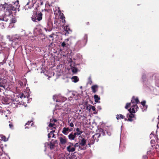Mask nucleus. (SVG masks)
Returning <instances> with one entry per match:
<instances>
[{
  "label": "nucleus",
  "instance_id": "obj_8",
  "mask_svg": "<svg viewBox=\"0 0 159 159\" xmlns=\"http://www.w3.org/2000/svg\"><path fill=\"white\" fill-rule=\"evenodd\" d=\"M70 145L66 148V150L69 152H73L75 150V148L72 147L71 148L72 146H74V145L73 143L70 142L69 143Z\"/></svg>",
  "mask_w": 159,
  "mask_h": 159
},
{
  "label": "nucleus",
  "instance_id": "obj_29",
  "mask_svg": "<svg viewBox=\"0 0 159 159\" xmlns=\"http://www.w3.org/2000/svg\"><path fill=\"white\" fill-rule=\"evenodd\" d=\"M16 22V19L14 17L11 19L10 20V24H12L13 23H14Z\"/></svg>",
  "mask_w": 159,
  "mask_h": 159
},
{
  "label": "nucleus",
  "instance_id": "obj_35",
  "mask_svg": "<svg viewBox=\"0 0 159 159\" xmlns=\"http://www.w3.org/2000/svg\"><path fill=\"white\" fill-rule=\"evenodd\" d=\"M76 130L77 131V133H80V135H81L83 132V131L82 130H80V129L79 128H76Z\"/></svg>",
  "mask_w": 159,
  "mask_h": 159
},
{
  "label": "nucleus",
  "instance_id": "obj_44",
  "mask_svg": "<svg viewBox=\"0 0 159 159\" xmlns=\"http://www.w3.org/2000/svg\"><path fill=\"white\" fill-rule=\"evenodd\" d=\"M80 145L79 143H76L74 145V147L75 148L76 147H80Z\"/></svg>",
  "mask_w": 159,
  "mask_h": 159
},
{
  "label": "nucleus",
  "instance_id": "obj_64",
  "mask_svg": "<svg viewBox=\"0 0 159 159\" xmlns=\"http://www.w3.org/2000/svg\"><path fill=\"white\" fill-rule=\"evenodd\" d=\"M4 139V141H7V140H6V139Z\"/></svg>",
  "mask_w": 159,
  "mask_h": 159
},
{
  "label": "nucleus",
  "instance_id": "obj_19",
  "mask_svg": "<svg viewBox=\"0 0 159 159\" xmlns=\"http://www.w3.org/2000/svg\"><path fill=\"white\" fill-rule=\"evenodd\" d=\"M66 100V98L61 97L59 98L58 99H57L56 101V102H64Z\"/></svg>",
  "mask_w": 159,
  "mask_h": 159
},
{
  "label": "nucleus",
  "instance_id": "obj_26",
  "mask_svg": "<svg viewBox=\"0 0 159 159\" xmlns=\"http://www.w3.org/2000/svg\"><path fill=\"white\" fill-rule=\"evenodd\" d=\"M71 79L72 81L75 83H76L79 81V78L77 76H73Z\"/></svg>",
  "mask_w": 159,
  "mask_h": 159
},
{
  "label": "nucleus",
  "instance_id": "obj_57",
  "mask_svg": "<svg viewBox=\"0 0 159 159\" xmlns=\"http://www.w3.org/2000/svg\"><path fill=\"white\" fill-rule=\"evenodd\" d=\"M158 120H159V122H158V123L157 126H158V125L159 124V116H158Z\"/></svg>",
  "mask_w": 159,
  "mask_h": 159
},
{
  "label": "nucleus",
  "instance_id": "obj_24",
  "mask_svg": "<svg viewBox=\"0 0 159 159\" xmlns=\"http://www.w3.org/2000/svg\"><path fill=\"white\" fill-rule=\"evenodd\" d=\"M116 118L117 120H119L121 119H123L124 118V116L122 114H117L116 116Z\"/></svg>",
  "mask_w": 159,
  "mask_h": 159
},
{
  "label": "nucleus",
  "instance_id": "obj_51",
  "mask_svg": "<svg viewBox=\"0 0 159 159\" xmlns=\"http://www.w3.org/2000/svg\"><path fill=\"white\" fill-rule=\"evenodd\" d=\"M55 132V130H52V131H50V134H52L53 133H54Z\"/></svg>",
  "mask_w": 159,
  "mask_h": 159
},
{
  "label": "nucleus",
  "instance_id": "obj_27",
  "mask_svg": "<svg viewBox=\"0 0 159 159\" xmlns=\"http://www.w3.org/2000/svg\"><path fill=\"white\" fill-rule=\"evenodd\" d=\"M6 23L2 21H0V28L3 29L5 27Z\"/></svg>",
  "mask_w": 159,
  "mask_h": 159
},
{
  "label": "nucleus",
  "instance_id": "obj_52",
  "mask_svg": "<svg viewBox=\"0 0 159 159\" xmlns=\"http://www.w3.org/2000/svg\"><path fill=\"white\" fill-rule=\"evenodd\" d=\"M56 97H55L54 96H53V99L54 100V101H56V100H55V99H56Z\"/></svg>",
  "mask_w": 159,
  "mask_h": 159
},
{
  "label": "nucleus",
  "instance_id": "obj_61",
  "mask_svg": "<svg viewBox=\"0 0 159 159\" xmlns=\"http://www.w3.org/2000/svg\"><path fill=\"white\" fill-rule=\"evenodd\" d=\"M125 121H126L127 120H127L126 118H125Z\"/></svg>",
  "mask_w": 159,
  "mask_h": 159
},
{
  "label": "nucleus",
  "instance_id": "obj_21",
  "mask_svg": "<svg viewBox=\"0 0 159 159\" xmlns=\"http://www.w3.org/2000/svg\"><path fill=\"white\" fill-rule=\"evenodd\" d=\"M7 16H3L2 18H0V21H2V22H7L8 20L9 19L7 18Z\"/></svg>",
  "mask_w": 159,
  "mask_h": 159
},
{
  "label": "nucleus",
  "instance_id": "obj_36",
  "mask_svg": "<svg viewBox=\"0 0 159 159\" xmlns=\"http://www.w3.org/2000/svg\"><path fill=\"white\" fill-rule=\"evenodd\" d=\"M20 39V38H19V37L17 38L16 37H13V39H11L10 40L14 42V41H16V40H17L19 39Z\"/></svg>",
  "mask_w": 159,
  "mask_h": 159
},
{
  "label": "nucleus",
  "instance_id": "obj_50",
  "mask_svg": "<svg viewBox=\"0 0 159 159\" xmlns=\"http://www.w3.org/2000/svg\"><path fill=\"white\" fill-rule=\"evenodd\" d=\"M85 25H86L88 26L89 25H90L89 22H87L85 23Z\"/></svg>",
  "mask_w": 159,
  "mask_h": 159
},
{
  "label": "nucleus",
  "instance_id": "obj_54",
  "mask_svg": "<svg viewBox=\"0 0 159 159\" xmlns=\"http://www.w3.org/2000/svg\"><path fill=\"white\" fill-rule=\"evenodd\" d=\"M4 4L2 5V4H0V7H2V8L3 9V5Z\"/></svg>",
  "mask_w": 159,
  "mask_h": 159
},
{
  "label": "nucleus",
  "instance_id": "obj_28",
  "mask_svg": "<svg viewBox=\"0 0 159 159\" xmlns=\"http://www.w3.org/2000/svg\"><path fill=\"white\" fill-rule=\"evenodd\" d=\"M17 96V97H18V98L19 97H20V98H25L27 97V95H25L24 93H21L18 95Z\"/></svg>",
  "mask_w": 159,
  "mask_h": 159
},
{
  "label": "nucleus",
  "instance_id": "obj_12",
  "mask_svg": "<svg viewBox=\"0 0 159 159\" xmlns=\"http://www.w3.org/2000/svg\"><path fill=\"white\" fill-rule=\"evenodd\" d=\"M127 117L128 118V120L131 122L133 121V118L134 117V114L132 113H130L129 114H127Z\"/></svg>",
  "mask_w": 159,
  "mask_h": 159
},
{
  "label": "nucleus",
  "instance_id": "obj_37",
  "mask_svg": "<svg viewBox=\"0 0 159 159\" xmlns=\"http://www.w3.org/2000/svg\"><path fill=\"white\" fill-rule=\"evenodd\" d=\"M142 79L143 81H145L146 80V76L145 74H143L142 76Z\"/></svg>",
  "mask_w": 159,
  "mask_h": 159
},
{
  "label": "nucleus",
  "instance_id": "obj_59",
  "mask_svg": "<svg viewBox=\"0 0 159 159\" xmlns=\"http://www.w3.org/2000/svg\"><path fill=\"white\" fill-rule=\"evenodd\" d=\"M0 64H1V65H2L3 64V63L2 62H0Z\"/></svg>",
  "mask_w": 159,
  "mask_h": 159
},
{
  "label": "nucleus",
  "instance_id": "obj_55",
  "mask_svg": "<svg viewBox=\"0 0 159 159\" xmlns=\"http://www.w3.org/2000/svg\"><path fill=\"white\" fill-rule=\"evenodd\" d=\"M52 134V138H54L55 137V134L54 133Z\"/></svg>",
  "mask_w": 159,
  "mask_h": 159
},
{
  "label": "nucleus",
  "instance_id": "obj_22",
  "mask_svg": "<svg viewBox=\"0 0 159 159\" xmlns=\"http://www.w3.org/2000/svg\"><path fill=\"white\" fill-rule=\"evenodd\" d=\"M94 98L96 102H100V101L99 102L98 101L100 100V98L98 95H95L94 96Z\"/></svg>",
  "mask_w": 159,
  "mask_h": 159
},
{
  "label": "nucleus",
  "instance_id": "obj_10",
  "mask_svg": "<svg viewBox=\"0 0 159 159\" xmlns=\"http://www.w3.org/2000/svg\"><path fill=\"white\" fill-rule=\"evenodd\" d=\"M7 80L4 78H0V87L5 88Z\"/></svg>",
  "mask_w": 159,
  "mask_h": 159
},
{
  "label": "nucleus",
  "instance_id": "obj_15",
  "mask_svg": "<svg viewBox=\"0 0 159 159\" xmlns=\"http://www.w3.org/2000/svg\"><path fill=\"white\" fill-rule=\"evenodd\" d=\"M60 143L61 144H64L67 142V139L65 136H64V138L61 137L59 138Z\"/></svg>",
  "mask_w": 159,
  "mask_h": 159
},
{
  "label": "nucleus",
  "instance_id": "obj_25",
  "mask_svg": "<svg viewBox=\"0 0 159 159\" xmlns=\"http://www.w3.org/2000/svg\"><path fill=\"white\" fill-rule=\"evenodd\" d=\"M68 138L70 140H73L75 138V136L73 135V133L72 132L68 136Z\"/></svg>",
  "mask_w": 159,
  "mask_h": 159
},
{
  "label": "nucleus",
  "instance_id": "obj_31",
  "mask_svg": "<svg viewBox=\"0 0 159 159\" xmlns=\"http://www.w3.org/2000/svg\"><path fill=\"white\" fill-rule=\"evenodd\" d=\"M146 102L145 100L141 102V104L143 106V107H146V109H147L148 107V105H146Z\"/></svg>",
  "mask_w": 159,
  "mask_h": 159
},
{
  "label": "nucleus",
  "instance_id": "obj_18",
  "mask_svg": "<svg viewBox=\"0 0 159 159\" xmlns=\"http://www.w3.org/2000/svg\"><path fill=\"white\" fill-rule=\"evenodd\" d=\"M58 22V21L57 20H55L54 22V28H58L59 23Z\"/></svg>",
  "mask_w": 159,
  "mask_h": 159
},
{
  "label": "nucleus",
  "instance_id": "obj_46",
  "mask_svg": "<svg viewBox=\"0 0 159 159\" xmlns=\"http://www.w3.org/2000/svg\"><path fill=\"white\" fill-rule=\"evenodd\" d=\"M9 126L11 129H13V124L12 123H11L9 124Z\"/></svg>",
  "mask_w": 159,
  "mask_h": 159
},
{
  "label": "nucleus",
  "instance_id": "obj_3",
  "mask_svg": "<svg viewBox=\"0 0 159 159\" xmlns=\"http://www.w3.org/2000/svg\"><path fill=\"white\" fill-rule=\"evenodd\" d=\"M3 9L5 10L6 8V11L9 13L8 15H10L13 13V11H15V10H13L12 7L11 6V4L8 5L7 3H5L3 6Z\"/></svg>",
  "mask_w": 159,
  "mask_h": 159
},
{
  "label": "nucleus",
  "instance_id": "obj_14",
  "mask_svg": "<svg viewBox=\"0 0 159 159\" xmlns=\"http://www.w3.org/2000/svg\"><path fill=\"white\" fill-rule=\"evenodd\" d=\"M139 102V101L138 98H135L134 96H133L131 100V103L133 104L138 103Z\"/></svg>",
  "mask_w": 159,
  "mask_h": 159
},
{
  "label": "nucleus",
  "instance_id": "obj_45",
  "mask_svg": "<svg viewBox=\"0 0 159 159\" xmlns=\"http://www.w3.org/2000/svg\"><path fill=\"white\" fill-rule=\"evenodd\" d=\"M61 20H62V22H65L66 21H65V17L64 16H61Z\"/></svg>",
  "mask_w": 159,
  "mask_h": 159
},
{
  "label": "nucleus",
  "instance_id": "obj_34",
  "mask_svg": "<svg viewBox=\"0 0 159 159\" xmlns=\"http://www.w3.org/2000/svg\"><path fill=\"white\" fill-rule=\"evenodd\" d=\"M72 71L74 73H76L77 71V69L75 67H73L72 69Z\"/></svg>",
  "mask_w": 159,
  "mask_h": 159
},
{
  "label": "nucleus",
  "instance_id": "obj_62",
  "mask_svg": "<svg viewBox=\"0 0 159 159\" xmlns=\"http://www.w3.org/2000/svg\"><path fill=\"white\" fill-rule=\"evenodd\" d=\"M86 149V148H82V149L83 150H85Z\"/></svg>",
  "mask_w": 159,
  "mask_h": 159
},
{
  "label": "nucleus",
  "instance_id": "obj_58",
  "mask_svg": "<svg viewBox=\"0 0 159 159\" xmlns=\"http://www.w3.org/2000/svg\"><path fill=\"white\" fill-rule=\"evenodd\" d=\"M81 43V41H79L77 42V44H78L80 43Z\"/></svg>",
  "mask_w": 159,
  "mask_h": 159
},
{
  "label": "nucleus",
  "instance_id": "obj_5",
  "mask_svg": "<svg viewBox=\"0 0 159 159\" xmlns=\"http://www.w3.org/2000/svg\"><path fill=\"white\" fill-rule=\"evenodd\" d=\"M47 25V27L44 28V29L46 31H51L52 30V28H54L53 25L52 24V21L51 19H48Z\"/></svg>",
  "mask_w": 159,
  "mask_h": 159
},
{
  "label": "nucleus",
  "instance_id": "obj_23",
  "mask_svg": "<svg viewBox=\"0 0 159 159\" xmlns=\"http://www.w3.org/2000/svg\"><path fill=\"white\" fill-rule=\"evenodd\" d=\"M64 29L65 30L68 34H69L72 32L71 30L70 29L68 26L66 25Z\"/></svg>",
  "mask_w": 159,
  "mask_h": 159
},
{
  "label": "nucleus",
  "instance_id": "obj_41",
  "mask_svg": "<svg viewBox=\"0 0 159 159\" xmlns=\"http://www.w3.org/2000/svg\"><path fill=\"white\" fill-rule=\"evenodd\" d=\"M90 108H91L93 111H95L96 110V108L94 106H92L91 105H90Z\"/></svg>",
  "mask_w": 159,
  "mask_h": 159
},
{
  "label": "nucleus",
  "instance_id": "obj_48",
  "mask_svg": "<svg viewBox=\"0 0 159 159\" xmlns=\"http://www.w3.org/2000/svg\"><path fill=\"white\" fill-rule=\"evenodd\" d=\"M53 121L54 122H56L57 121V120L56 119H53L52 120L51 119L50 120V122H52Z\"/></svg>",
  "mask_w": 159,
  "mask_h": 159
},
{
  "label": "nucleus",
  "instance_id": "obj_20",
  "mask_svg": "<svg viewBox=\"0 0 159 159\" xmlns=\"http://www.w3.org/2000/svg\"><path fill=\"white\" fill-rule=\"evenodd\" d=\"M69 129L68 128L64 127L63 129L62 133L66 135L68 133Z\"/></svg>",
  "mask_w": 159,
  "mask_h": 159
},
{
  "label": "nucleus",
  "instance_id": "obj_1",
  "mask_svg": "<svg viewBox=\"0 0 159 159\" xmlns=\"http://www.w3.org/2000/svg\"><path fill=\"white\" fill-rule=\"evenodd\" d=\"M42 14L41 12L34 13L31 17L32 20L34 22L40 21L42 19Z\"/></svg>",
  "mask_w": 159,
  "mask_h": 159
},
{
  "label": "nucleus",
  "instance_id": "obj_2",
  "mask_svg": "<svg viewBox=\"0 0 159 159\" xmlns=\"http://www.w3.org/2000/svg\"><path fill=\"white\" fill-rule=\"evenodd\" d=\"M10 106L14 108L20 107L21 106H23V105L19 101L18 98L12 100Z\"/></svg>",
  "mask_w": 159,
  "mask_h": 159
},
{
  "label": "nucleus",
  "instance_id": "obj_17",
  "mask_svg": "<svg viewBox=\"0 0 159 159\" xmlns=\"http://www.w3.org/2000/svg\"><path fill=\"white\" fill-rule=\"evenodd\" d=\"M32 121H28L25 124V126H26L25 128H29L31 127L33 124V123H32L31 124V122H32Z\"/></svg>",
  "mask_w": 159,
  "mask_h": 159
},
{
  "label": "nucleus",
  "instance_id": "obj_38",
  "mask_svg": "<svg viewBox=\"0 0 159 159\" xmlns=\"http://www.w3.org/2000/svg\"><path fill=\"white\" fill-rule=\"evenodd\" d=\"M51 122L49 125H48V126L50 128H52V127H53V126H55V124H54V123H51Z\"/></svg>",
  "mask_w": 159,
  "mask_h": 159
},
{
  "label": "nucleus",
  "instance_id": "obj_39",
  "mask_svg": "<svg viewBox=\"0 0 159 159\" xmlns=\"http://www.w3.org/2000/svg\"><path fill=\"white\" fill-rule=\"evenodd\" d=\"M132 105L133 106V107L135 109H136V111H137V109L139 108L138 106L136 104H133Z\"/></svg>",
  "mask_w": 159,
  "mask_h": 159
},
{
  "label": "nucleus",
  "instance_id": "obj_56",
  "mask_svg": "<svg viewBox=\"0 0 159 159\" xmlns=\"http://www.w3.org/2000/svg\"><path fill=\"white\" fill-rule=\"evenodd\" d=\"M144 109V110H143V111H146L147 109H146V107H143V109Z\"/></svg>",
  "mask_w": 159,
  "mask_h": 159
},
{
  "label": "nucleus",
  "instance_id": "obj_40",
  "mask_svg": "<svg viewBox=\"0 0 159 159\" xmlns=\"http://www.w3.org/2000/svg\"><path fill=\"white\" fill-rule=\"evenodd\" d=\"M88 84H91L92 83V81L91 78L90 77H89L88 78Z\"/></svg>",
  "mask_w": 159,
  "mask_h": 159
},
{
  "label": "nucleus",
  "instance_id": "obj_11",
  "mask_svg": "<svg viewBox=\"0 0 159 159\" xmlns=\"http://www.w3.org/2000/svg\"><path fill=\"white\" fill-rule=\"evenodd\" d=\"M11 6L12 7V9L15 10H16L18 9L19 7V2L18 1L15 2L14 3L13 5H11Z\"/></svg>",
  "mask_w": 159,
  "mask_h": 159
},
{
  "label": "nucleus",
  "instance_id": "obj_60",
  "mask_svg": "<svg viewBox=\"0 0 159 159\" xmlns=\"http://www.w3.org/2000/svg\"><path fill=\"white\" fill-rule=\"evenodd\" d=\"M68 40H69V39H65V41H68Z\"/></svg>",
  "mask_w": 159,
  "mask_h": 159
},
{
  "label": "nucleus",
  "instance_id": "obj_16",
  "mask_svg": "<svg viewBox=\"0 0 159 159\" xmlns=\"http://www.w3.org/2000/svg\"><path fill=\"white\" fill-rule=\"evenodd\" d=\"M26 79H25L23 80L22 81L19 80L18 81V83L21 87H24L26 85Z\"/></svg>",
  "mask_w": 159,
  "mask_h": 159
},
{
  "label": "nucleus",
  "instance_id": "obj_63",
  "mask_svg": "<svg viewBox=\"0 0 159 159\" xmlns=\"http://www.w3.org/2000/svg\"><path fill=\"white\" fill-rule=\"evenodd\" d=\"M72 130H73V129L72 128H71V129H70V131H72Z\"/></svg>",
  "mask_w": 159,
  "mask_h": 159
},
{
  "label": "nucleus",
  "instance_id": "obj_53",
  "mask_svg": "<svg viewBox=\"0 0 159 159\" xmlns=\"http://www.w3.org/2000/svg\"><path fill=\"white\" fill-rule=\"evenodd\" d=\"M56 129V125L55 126H53V127H52V128H51V129Z\"/></svg>",
  "mask_w": 159,
  "mask_h": 159
},
{
  "label": "nucleus",
  "instance_id": "obj_47",
  "mask_svg": "<svg viewBox=\"0 0 159 159\" xmlns=\"http://www.w3.org/2000/svg\"><path fill=\"white\" fill-rule=\"evenodd\" d=\"M69 125L70 127H73L74 126V125L72 122L70 123L69 124Z\"/></svg>",
  "mask_w": 159,
  "mask_h": 159
},
{
  "label": "nucleus",
  "instance_id": "obj_30",
  "mask_svg": "<svg viewBox=\"0 0 159 159\" xmlns=\"http://www.w3.org/2000/svg\"><path fill=\"white\" fill-rule=\"evenodd\" d=\"M128 111L130 113H133L135 112L134 108L133 107L132 105L131 106V108L129 109Z\"/></svg>",
  "mask_w": 159,
  "mask_h": 159
},
{
  "label": "nucleus",
  "instance_id": "obj_33",
  "mask_svg": "<svg viewBox=\"0 0 159 159\" xmlns=\"http://www.w3.org/2000/svg\"><path fill=\"white\" fill-rule=\"evenodd\" d=\"M131 103H127L126 104V106L125 107V108L127 109L129 107L131 106Z\"/></svg>",
  "mask_w": 159,
  "mask_h": 159
},
{
  "label": "nucleus",
  "instance_id": "obj_13",
  "mask_svg": "<svg viewBox=\"0 0 159 159\" xmlns=\"http://www.w3.org/2000/svg\"><path fill=\"white\" fill-rule=\"evenodd\" d=\"M98 88V86L97 85H93L91 87L93 93H95L97 91Z\"/></svg>",
  "mask_w": 159,
  "mask_h": 159
},
{
  "label": "nucleus",
  "instance_id": "obj_9",
  "mask_svg": "<svg viewBox=\"0 0 159 159\" xmlns=\"http://www.w3.org/2000/svg\"><path fill=\"white\" fill-rule=\"evenodd\" d=\"M0 113L2 115L5 116L6 117H7L11 113V112L9 110H4L0 109Z\"/></svg>",
  "mask_w": 159,
  "mask_h": 159
},
{
  "label": "nucleus",
  "instance_id": "obj_49",
  "mask_svg": "<svg viewBox=\"0 0 159 159\" xmlns=\"http://www.w3.org/2000/svg\"><path fill=\"white\" fill-rule=\"evenodd\" d=\"M51 135H52V134H50V133H49L48 134V138H50L51 137Z\"/></svg>",
  "mask_w": 159,
  "mask_h": 159
},
{
  "label": "nucleus",
  "instance_id": "obj_42",
  "mask_svg": "<svg viewBox=\"0 0 159 159\" xmlns=\"http://www.w3.org/2000/svg\"><path fill=\"white\" fill-rule=\"evenodd\" d=\"M73 135L74 136H75V138L76 137L77 135L78 136L79 135H80V133H78L77 132H75L74 133H73Z\"/></svg>",
  "mask_w": 159,
  "mask_h": 159
},
{
  "label": "nucleus",
  "instance_id": "obj_43",
  "mask_svg": "<svg viewBox=\"0 0 159 159\" xmlns=\"http://www.w3.org/2000/svg\"><path fill=\"white\" fill-rule=\"evenodd\" d=\"M61 46L63 47H67V45H66V43L64 42H63L61 44Z\"/></svg>",
  "mask_w": 159,
  "mask_h": 159
},
{
  "label": "nucleus",
  "instance_id": "obj_7",
  "mask_svg": "<svg viewBox=\"0 0 159 159\" xmlns=\"http://www.w3.org/2000/svg\"><path fill=\"white\" fill-rule=\"evenodd\" d=\"M57 140H54L53 139L50 142H49V147L50 149L51 150L53 149L54 148L55 146V145L57 144Z\"/></svg>",
  "mask_w": 159,
  "mask_h": 159
},
{
  "label": "nucleus",
  "instance_id": "obj_32",
  "mask_svg": "<svg viewBox=\"0 0 159 159\" xmlns=\"http://www.w3.org/2000/svg\"><path fill=\"white\" fill-rule=\"evenodd\" d=\"M88 36L87 34H85L84 37V41L86 43L87 41Z\"/></svg>",
  "mask_w": 159,
  "mask_h": 159
},
{
  "label": "nucleus",
  "instance_id": "obj_6",
  "mask_svg": "<svg viewBox=\"0 0 159 159\" xmlns=\"http://www.w3.org/2000/svg\"><path fill=\"white\" fill-rule=\"evenodd\" d=\"M79 143L80 145L82 147H84L86 143V140L81 135L79 136Z\"/></svg>",
  "mask_w": 159,
  "mask_h": 159
},
{
  "label": "nucleus",
  "instance_id": "obj_4",
  "mask_svg": "<svg viewBox=\"0 0 159 159\" xmlns=\"http://www.w3.org/2000/svg\"><path fill=\"white\" fill-rule=\"evenodd\" d=\"M100 134L99 133H97L92 136V138L89 139L90 142L89 143L88 145H89L91 144H93L94 143L95 141L98 142V138L99 137Z\"/></svg>",
  "mask_w": 159,
  "mask_h": 159
}]
</instances>
